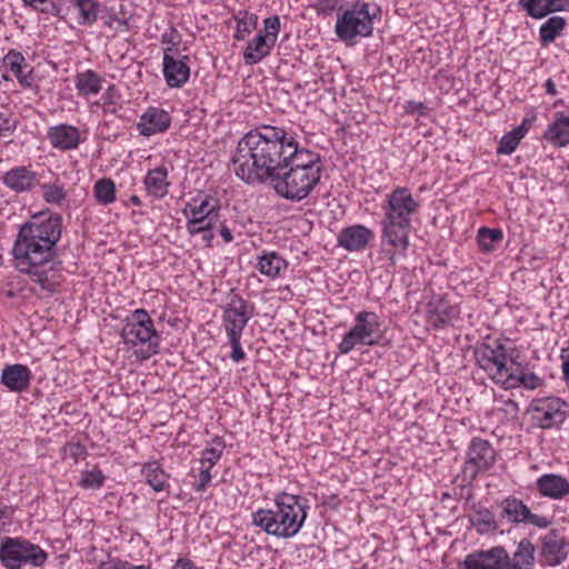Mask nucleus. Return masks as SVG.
Returning <instances> with one entry per match:
<instances>
[{"label":"nucleus","instance_id":"e433bc0d","mask_svg":"<svg viewBox=\"0 0 569 569\" xmlns=\"http://www.w3.org/2000/svg\"><path fill=\"white\" fill-rule=\"evenodd\" d=\"M80 12L79 24L91 26L98 18L99 3L96 0H71Z\"/></svg>","mask_w":569,"mask_h":569},{"label":"nucleus","instance_id":"37998d69","mask_svg":"<svg viewBox=\"0 0 569 569\" xmlns=\"http://www.w3.org/2000/svg\"><path fill=\"white\" fill-rule=\"evenodd\" d=\"M106 477L99 468L86 470L81 472L79 486L84 489H99L104 481Z\"/></svg>","mask_w":569,"mask_h":569},{"label":"nucleus","instance_id":"c9c22d12","mask_svg":"<svg viewBox=\"0 0 569 569\" xmlns=\"http://www.w3.org/2000/svg\"><path fill=\"white\" fill-rule=\"evenodd\" d=\"M142 475L147 483L157 492L162 491L166 486L167 476L158 462H149L143 466Z\"/></svg>","mask_w":569,"mask_h":569},{"label":"nucleus","instance_id":"4be33fe9","mask_svg":"<svg viewBox=\"0 0 569 569\" xmlns=\"http://www.w3.org/2000/svg\"><path fill=\"white\" fill-rule=\"evenodd\" d=\"M30 369L20 363L6 366L1 373V383L10 391L21 392L28 389L31 381Z\"/></svg>","mask_w":569,"mask_h":569},{"label":"nucleus","instance_id":"473e14b6","mask_svg":"<svg viewBox=\"0 0 569 569\" xmlns=\"http://www.w3.org/2000/svg\"><path fill=\"white\" fill-rule=\"evenodd\" d=\"M101 77L92 71L86 70L76 76L74 84L81 94H97L101 90Z\"/></svg>","mask_w":569,"mask_h":569},{"label":"nucleus","instance_id":"8fccbe9b","mask_svg":"<svg viewBox=\"0 0 569 569\" xmlns=\"http://www.w3.org/2000/svg\"><path fill=\"white\" fill-rule=\"evenodd\" d=\"M229 338V342L231 345V348H232V351L230 353V358L234 361V362H239L241 360L244 359L246 355L241 348V343H240V339H241V336H228Z\"/></svg>","mask_w":569,"mask_h":569},{"label":"nucleus","instance_id":"7c9ffc66","mask_svg":"<svg viewBox=\"0 0 569 569\" xmlns=\"http://www.w3.org/2000/svg\"><path fill=\"white\" fill-rule=\"evenodd\" d=\"M539 491L550 498H560L569 491V482L557 475H545L537 481Z\"/></svg>","mask_w":569,"mask_h":569},{"label":"nucleus","instance_id":"a878e982","mask_svg":"<svg viewBox=\"0 0 569 569\" xmlns=\"http://www.w3.org/2000/svg\"><path fill=\"white\" fill-rule=\"evenodd\" d=\"M49 139L54 148L74 149L79 144V131L76 127L61 124L50 129Z\"/></svg>","mask_w":569,"mask_h":569},{"label":"nucleus","instance_id":"4d7b16f0","mask_svg":"<svg viewBox=\"0 0 569 569\" xmlns=\"http://www.w3.org/2000/svg\"><path fill=\"white\" fill-rule=\"evenodd\" d=\"M179 34L178 32L174 30V29H171L169 32H164L161 37V41L163 43H169L171 44L173 48L174 46H177L179 43Z\"/></svg>","mask_w":569,"mask_h":569},{"label":"nucleus","instance_id":"423d86ee","mask_svg":"<svg viewBox=\"0 0 569 569\" xmlns=\"http://www.w3.org/2000/svg\"><path fill=\"white\" fill-rule=\"evenodd\" d=\"M478 366L487 372L496 383L505 386L508 377L517 363L513 357V350H508L503 345L495 342L493 345L483 343L475 351Z\"/></svg>","mask_w":569,"mask_h":569},{"label":"nucleus","instance_id":"a18cd8bd","mask_svg":"<svg viewBox=\"0 0 569 569\" xmlns=\"http://www.w3.org/2000/svg\"><path fill=\"white\" fill-rule=\"evenodd\" d=\"M43 198L47 202L60 203L64 198L66 193L63 188L57 184H44L43 186Z\"/></svg>","mask_w":569,"mask_h":569},{"label":"nucleus","instance_id":"a211bd4d","mask_svg":"<svg viewBox=\"0 0 569 569\" xmlns=\"http://www.w3.org/2000/svg\"><path fill=\"white\" fill-rule=\"evenodd\" d=\"M23 224L31 229L32 232L42 236L46 240H53L54 244H57L61 238L62 217L58 213L34 214Z\"/></svg>","mask_w":569,"mask_h":569},{"label":"nucleus","instance_id":"9d476101","mask_svg":"<svg viewBox=\"0 0 569 569\" xmlns=\"http://www.w3.org/2000/svg\"><path fill=\"white\" fill-rule=\"evenodd\" d=\"M120 336L126 345L132 347L147 345L143 358H149L158 352V335L152 319L143 309H137L132 312L130 320L123 326Z\"/></svg>","mask_w":569,"mask_h":569},{"label":"nucleus","instance_id":"774afa93","mask_svg":"<svg viewBox=\"0 0 569 569\" xmlns=\"http://www.w3.org/2000/svg\"><path fill=\"white\" fill-rule=\"evenodd\" d=\"M355 569H368V568L363 566V567L355 568Z\"/></svg>","mask_w":569,"mask_h":569},{"label":"nucleus","instance_id":"412c9836","mask_svg":"<svg viewBox=\"0 0 569 569\" xmlns=\"http://www.w3.org/2000/svg\"><path fill=\"white\" fill-rule=\"evenodd\" d=\"M2 183L14 192H26L39 183L38 176L29 167L11 168L2 177Z\"/></svg>","mask_w":569,"mask_h":569},{"label":"nucleus","instance_id":"de8ad7c7","mask_svg":"<svg viewBox=\"0 0 569 569\" xmlns=\"http://www.w3.org/2000/svg\"><path fill=\"white\" fill-rule=\"evenodd\" d=\"M212 226H206V224H200L197 223L194 220L192 222V226L190 227V229H188V232L191 234V236H196V234H201V239L202 241L209 246L210 242L212 241L214 234L211 230Z\"/></svg>","mask_w":569,"mask_h":569},{"label":"nucleus","instance_id":"0e129e2a","mask_svg":"<svg viewBox=\"0 0 569 569\" xmlns=\"http://www.w3.org/2000/svg\"><path fill=\"white\" fill-rule=\"evenodd\" d=\"M10 129V123H9V119L0 113V134L3 132V131H7Z\"/></svg>","mask_w":569,"mask_h":569},{"label":"nucleus","instance_id":"2eb2a0df","mask_svg":"<svg viewBox=\"0 0 569 569\" xmlns=\"http://www.w3.org/2000/svg\"><path fill=\"white\" fill-rule=\"evenodd\" d=\"M188 56H180L174 48L163 50V76L171 88L182 87L190 77Z\"/></svg>","mask_w":569,"mask_h":569},{"label":"nucleus","instance_id":"aec40b11","mask_svg":"<svg viewBox=\"0 0 569 569\" xmlns=\"http://www.w3.org/2000/svg\"><path fill=\"white\" fill-rule=\"evenodd\" d=\"M375 233L371 229L355 224L343 228L338 236V243L348 251H360L372 240Z\"/></svg>","mask_w":569,"mask_h":569},{"label":"nucleus","instance_id":"338daca9","mask_svg":"<svg viewBox=\"0 0 569 569\" xmlns=\"http://www.w3.org/2000/svg\"><path fill=\"white\" fill-rule=\"evenodd\" d=\"M73 448L76 449L74 455H77L78 452H79V453H82V452H83V450H84V449H83L81 446H79V445L74 446Z\"/></svg>","mask_w":569,"mask_h":569},{"label":"nucleus","instance_id":"39448f33","mask_svg":"<svg viewBox=\"0 0 569 569\" xmlns=\"http://www.w3.org/2000/svg\"><path fill=\"white\" fill-rule=\"evenodd\" d=\"M48 557L44 549L23 537H4L0 541V561L7 569L42 567Z\"/></svg>","mask_w":569,"mask_h":569},{"label":"nucleus","instance_id":"603ef678","mask_svg":"<svg viewBox=\"0 0 569 569\" xmlns=\"http://www.w3.org/2000/svg\"><path fill=\"white\" fill-rule=\"evenodd\" d=\"M210 469L208 467L201 466L200 473H199V483L196 485L194 489L197 491H203L208 483L211 481V473Z\"/></svg>","mask_w":569,"mask_h":569},{"label":"nucleus","instance_id":"5fc2aeb1","mask_svg":"<svg viewBox=\"0 0 569 569\" xmlns=\"http://www.w3.org/2000/svg\"><path fill=\"white\" fill-rule=\"evenodd\" d=\"M100 569H148L144 566H133L128 561L116 560L111 561L107 567Z\"/></svg>","mask_w":569,"mask_h":569},{"label":"nucleus","instance_id":"c03bdc74","mask_svg":"<svg viewBox=\"0 0 569 569\" xmlns=\"http://www.w3.org/2000/svg\"><path fill=\"white\" fill-rule=\"evenodd\" d=\"M522 138L523 137L516 129L506 133L499 142V147L497 150L498 153H501V154L512 153L516 150V148L518 147V144Z\"/></svg>","mask_w":569,"mask_h":569},{"label":"nucleus","instance_id":"bf43d9fd","mask_svg":"<svg viewBox=\"0 0 569 569\" xmlns=\"http://www.w3.org/2000/svg\"><path fill=\"white\" fill-rule=\"evenodd\" d=\"M566 352H567V349H562V353H561V360H562L561 369H562L563 379L566 381H569V355H566Z\"/></svg>","mask_w":569,"mask_h":569},{"label":"nucleus","instance_id":"052dcab7","mask_svg":"<svg viewBox=\"0 0 569 569\" xmlns=\"http://www.w3.org/2000/svg\"><path fill=\"white\" fill-rule=\"evenodd\" d=\"M220 236L224 242H231L233 240L231 230L224 223L220 227Z\"/></svg>","mask_w":569,"mask_h":569},{"label":"nucleus","instance_id":"72a5a7b5","mask_svg":"<svg viewBox=\"0 0 569 569\" xmlns=\"http://www.w3.org/2000/svg\"><path fill=\"white\" fill-rule=\"evenodd\" d=\"M234 20L237 26L233 38L239 41L244 40L258 24V16L246 10H239L234 14Z\"/></svg>","mask_w":569,"mask_h":569},{"label":"nucleus","instance_id":"f704fd0d","mask_svg":"<svg viewBox=\"0 0 569 569\" xmlns=\"http://www.w3.org/2000/svg\"><path fill=\"white\" fill-rule=\"evenodd\" d=\"M539 385V378L533 373H526L519 362L516 363L512 375L508 377L503 388L513 389L523 386L527 389H535Z\"/></svg>","mask_w":569,"mask_h":569},{"label":"nucleus","instance_id":"f8f14e48","mask_svg":"<svg viewBox=\"0 0 569 569\" xmlns=\"http://www.w3.org/2000/svg\"><path fill=\"white\" fill-rule=\"evenodd\" d=\"M567 403L559 398H542L533 401L531 410L535 421L541 428H551L566 420Z\"/></svg>","mask_w":569,"mask_h":569},{"label":"nucleus","instance_id":"09e8293b","mask_svg":"<svg viewBox=\"0 0 569 569\" xmlns=\"http://www.w3.org/2000/svg\"><path fill=\"white\" fill-rule=\"evenodd\" d=\"M221 453L222 448H206L201 455V466L212 468L219 461Z\"/></svg>","mask_w":569,"mask_h":569},{"label":"nucleus","instance_id":"dca6fc26","mask_svg":"<svg viewBox=\"0 0 569 569\" xmlns=\"http://www.w3.org/2000/svg\"><path fill=\"white\" fill-rule=\"evenodd\" d=\"M219 204L214 199L208 197L194 198L187 203L183 213L188 219L187 230L192 226L193 220L200 224L213 226L218 220Z\"/></svg>","mask_w":569,"mask_h":569},{"label":"nucleus","instance_id":"cd10ccee","mask_svg":"<svg viewBox=\"0 0 569 569\" xmlns=\"http://www.w3.org/2000/svg\"><path fill=\"white\" fill-rule=\"evenodd\" d=\"M543 137L555 147H565L569 143V116L560 112L548 127Z\"/></svg>","mask_w":569,"mask_h":569},{"label":"nucleus","instance_id":"7ed1b4c3","mask_svg":"<svg viewBox=\"0 0 569 569\" xmlns=\"http://www.w3.org/2000/svg\"><path fill=\"white\" fill-rule=\"evenodd\" d=\"M56 246L53 240H46L21 224L12 247L14 267L20 272L30 274L43 289H50L48 271L42 268L53 260Z\"/></svg>","mask_w":569,"mask_h":569},{"label":"nucleus","instance_id":"bb28decb","mask_svg":"<svg viewBox=\"0 0 569 569\" xmlns=\"http://www.w3.org/2000/svg\"><path fill=\"white\" fill-rule=\"evenodd\" d=\"M3 66L6 69L13 72L19 83L23 87H31L32 78L30 77L31 70L24 72V69L28 68L26 62V58L23 54L17 50H10L2 59Z\"/></svg>","mask_w":569,"mask_h":569},{"label":"nucleus","instance_id":"c85d7f7f","mask_svg":"<svg viewBox=\"0 0 569 569\" xmlns=\"http://www.w3.org/2000/svg\"><path fill=\"white\" fill-rule=\"evenodd\" d=\"M273 43L269 41L262 33L257 34L250 42H248L243 51V60L246 64H256L267 57Z\"/></svg>","mask_w":569,"mask_h":569},{"label":"nucleus","instance_id":"680f3d73","mask_svg":"<svg viewBox=\"0 0 569 569\" xmlns=\"http://www.w3.org/2000/svg\"><path fill=\"white\" fill-rule=\"evenodd\" d=\"M505 410L508 413L516 415L519 411L518 403L511 399L505 401Z\"/></svg>","mask_w":569,"mask_h":569},{"label":"nucleus","instance_id":"1a4fd4ad","mask_svg":"<svg viewBox=\"0 0 569 569\" xmlns=\"http://www.w3.org/2000/svg\"><path fill=\"white\" fill-rule=\"evenodd\" d=\"M382 338L381 323L375 312L361 311L355 318L353 327L343 336L338 349L347 355L357 346H375Z\"/></svg>","mask_w":569,"mask_h":569},{"label":"nucleus","instance_id":"2f4dec72","mask_svg":"<svg viewBox=\"0 0 569 569\" xmlns=\"http://www.w3.org/2000/svg\"><path fill=\"white\" fill-rule=\"evenodd\" d=\"M257 267L262 274L271 279H274L278 276H280V272L282 270L287 269L288 262L279 254L272 251L262 254L259 258Z\"/></svg>","mask_w":569,"mask_h":569},{"label":"nucleus","instance_id":"a19ab883","mask_svg":"<svg viewBox=\"0 0 569 569\" xmlns=\"http://www.w3.org/2000/svg\"><path fill=\"white\" fill-rule=\"evenodd\" d=\"M477 240L479 247L485 252H490L495 249V243L502 240V231L499 229L480 228L478 231Z\"/></svg>","mask_w":569,"mask_h":569},{"label":"nucleus","instance_id":"4468645a","mask_svg":"<svg viewBox=\"0 0 569 569\" xmlns=\"http://www.w3.org/2000/svg\"><path fill=\"white\" fill-rule=\"evenodd\" d=\"M465 569H519L513 566L508 552L502 547L470 553L465 559Z\"/></svg>","mask_w":569,"mask_h":569},{"label":"nucleus","instance_id":"13d9d810","mask_svg":"<svg viewBox=\"0 0 569 569\" xmlns=\"http://www.w3.org/2000/svg\"><path fill=\"white\" fill-rule=\"evenodd\" d=\"M536 120V116L526 117L521 124L515 128L522 137H525L526 132L530 129L531 124Z\"/></svg>","mask_w":569,"mask_h":569},{"label":"nucleus","instance_id":"ea45409f","mask_svg":"<svg viewBox=\"0 0 569 569\" xmlns=\"http://www.w3.org/2000/svg\"><path fill=\"white\" fill-rule=\"evenodd\" d=\"M23 4L43 14L59 17L62 4L58 0H22Z\"/></svg>","mask_w":569,"mask_h":569},{"label":"nucleus","instance_id":"20e7f679","mask_svg":"<svg viewBox=\"0 0 569 569\" xmlns=\"http://www.w3.org/2000/svg\"><path fill=\"white\" fill-rule=\"evenodd\" d=\"M307 518L306 507L300 497L282 493L269 509H259L252 513V523L266 533L289 539L301 529Z\"/></svg>","mask_w":569,"mask_h":569},{"label":"nucleus","instance_id":"ddd939ff","mask_svg":"<svg viewBox=\"0 0 569 569\" xmlns=\"http://www.w3.org/2000/svg\"><path fill=\"white\" fill-rule=\"evenodd\" d=\"M496 461V451L489 441L473 438L469 446L468 459L465 465V473L476 478L480 471L489 469Z\"/></svg>","mask_w":569,"mask_h":569},{"label":"nucleus","instance_id":"4c0bfd02","mask_svg":"<svg viewBox=\"0 0 569 569\" xmlns=\"http://www.w3.org/2000/svg\"><path fill=\"white\" fill-rule=\"evenodd\" d=\"M533 545L529 540L522 539L513 555V560H511L512 565L518 566L519 569H528L533 563Z\"/></svg>","mask_w":569,"mask_h":569},{"label":"nucleus","instance_id":"9b49d317","mask_svg":"<svg viewBox=\"0 0 569 569\" xmlns=\"http://www.w3.org/2000/svg\"><path fill=\"white\" fill-rule=\"evenodd\" d=\"M254 307L238 295L230 297L223 310V327L228 336H242L249 320L253 317Z\"/></svg>","mask_w":569,"mask_h":569},{"label":"nucleus","instance_id":"864d4df0","mask_svg":"<svg viewBox=\"0 0 569 569\" xmlns=\"http://www.w3.org/2000/svg\"><path fill=\"white\" fill-rule=\"evenodd\" d=\"M340 0H316L315 7L319 12H332L339 4Z\"/></svg>","mask_w":569,"mask_h":569},{"label":"nucleus","instance_id":"3c124183","mask_svg":"<svg viewBox=\"0 0 569 569\" xmlns=\"http://www.w3.org/2000/svg\"><path fill=\"white\" fill-rule=\"evenodd\" d=\"M566 76L565 73H560L556 76L555 78H550L546 81V91L547 93L555 96L557 93V86L566 88Z\"/></svg>","mask_w":569,"mask_h":569},{"label":"nucleus","instance_id":"0eeeda50","mask_svg":"<svg viewBox=\"0 0 569 569\" xmlns=\"http://www.w3.org/2000/svg\"><path fill=\"white\" fill-rule=\"evenodd\" d=\"M377 8L368 2H357L351 9L338 17L336 33L343 41L355 37H369L373 31V20L377 17Z\"/></svg>","mask_w":569,"mask_h":569},{"label":"nucleus","instance_id":"6ab92c4d","mask_svg":"<svg viewBox=\"0 0 569 569\" xmlns=\"http://www.w3.org/2000/svg\"><path fill=\"white\" fill-rule=\"evenodd\" d=\"M170 123L171 117L167 111L150 107L141 116L137 129L141 136L150 137L167 131Z\"/></svg>","mask_w":569,"mask_h":569},{"label":"nucleus","instance_id":"69168bd1","mask_svg":"<svg viewBox=\"0 0 569 569\" xmlns=\"http://www.w3.org/2000/svg\"><path fill=\"white\" fill-rule=\"evenodd\" d=\"M130 202L133 203L134 206H140L141 204V200H140V198L138 196H131Z\"/></svg>","mask_w":569,"mask_h":569},{"label":"nucleus","instance_id":"393cba45","mask_svg":"<svg viewBox=\"0 0 569 569\" xmlns=\"http://www.w3.org/2000/svg\"><path fill=\"white\" fill-rule=\"evenodd\" d=\"M567 556L565 538L560 537L556 530H551L545 536L542 541L543 560L555 566L560 563Z\"/></svg>","mask_w":569,"mask_h":569},{"label":"nucleus","instance_id":"c756f323","mask_svg":"<svg viewBox=\"0 0 569 569\" xmlns=\"http://www.w3.org/2000/svg\"><path fill=\"white\" fill-rule=\"evenodd\" d=\"M166 167H157L149 170L144 178V186L149 194L156 198H163L168 193L169 182Z\"/></svg>","mask_w":569,"mask_h":569},{"label":"nucleus","instance_id":"79ce46f5","mask_svg":"<svg viewBox=\"0 0 569 569\" xmlns=\"http://www.w3.org/2000/svg\"><path fill=\"white\" fill-rule=\"evenodd\" d=\"M94 194L102 204H109L116 199V186L110 179H100L94 184Z\"/></svg>","mask_w":569,"mask_h":569},{"label":"nucleus","instance_id":"6e6552de","mask_svg":"<svg viewBox=\"0 0 569 569\" xmlns=\"http://www.w3.org/2000/svg\"><path fill=\"white\" fill-rule=\"evenodd\" d=\"M287 169V171L279 170L278 177H269L268 181L273 182L277 193L288 200L300 201L307 198L318 184L320 174L301 168Z\"/></svg>","mask_w":569,"mask_h":569},{"label":"nucleus","instance_id":"f3484780","mask_svg":"<svg viewBox=\"0 0 569 569\" xmlns=\"http://www.w3.org/2000/svg\"><path fill=\"white\" fill-rule=\"evenodd\" d=\"M501 517L513 523H530L538 528H547L550 523L546 517L532 513L521 500L516 498H507L501 502Z\"/></svg>","mask_w":569,"mask_h":569},{"label":"nucleus","instance_id":"6e6d98bb","mask_svg":"<svg viewBox=\"0 0 569 569\" xmlns=\"http://www.w3.org/2000/svg\"><path fill=\"white\" fill-rule=\"evenodd\" d=\"M107 24L116 31H127L129 29L128 21L124 19L112 18Z\"/></svg>","mask_w":569,"mask_h":569},{"label":"nucleus","instance_id":"b1692460","mask_svg":"<svg viewBox=\"0 0 569 569\" xmlns=\"http://www.w3.org/2000/svg\"><path fill=\"white\" fill-rule=\"evenodd\" d=\"M518 4L529 17L542 19L552 12L562 10L567 0H518Z\"/></svg>","mask_w":569,"mask_h":569},{"label":"nucleus","instance_id":"49530a36","mask_svg":"<svg viewBox=\"0 0 569 569\" xmlns=\"http://www.w3.org/2000/svg\"><path fill=\"white\" fill-rule=\"evenodd\" d=\"M263 24H264V31H266V33L263 36L274 44L277 41V36L280 30L279 17L278 16L269 17V18L264 19Z\"/></svg>","mask_w":569,"mask_h":569},{"label":"nucleus","instance_id":"f257e3e1","mask_svg":"<svg viewBox=\"0 0 569 569\" xmlns=\"http://www.w3.org/2000/svg\"><path fill=\"white\" fill-rule=\"evenodd\" d=\"M234 173L247 183H263L287 168L307 169L321 174L320 156L299 149L284 129L262 126L250 130L238 142L232 157Z\"/></svg>","mask_w":569,"mask_h":569},{"label":"nucleus","instance_id":"5701e85b","mask_svg":"<svg viewBox=\"0 0 569 569\" xmlns=\"http://www.w3.org/2000/svg\"><path fill=\"white\" fill-rule=\"evenodd\" d=\"M428 319L435 327H442L459 316V310L456 306L450 305L441 297L432 298L428 303Z\"/></svg>","mask_w":569,"mask_h":569},{"label":"nucleus","instance_id":"e2e57ef3","mask_svg":"<svg viewBox=\"0 0 569 569\" xmlns=\"http://www.w3.org/2000/svg\"><path fill=\"white\" fill-rule=\"evenodd\" d=\"M172 569H196L190 560L179 559Z\"/></svg>","mask_w":569,"mask_h":569},{"label":"nucleus","instance_id":"58836bf2","mask_svg":"<svg viewBox=\"0 0 569 569\" xmlns=\"http://www.w3.org/2000/svg\"><path fill=\"white\" fill-rule=\"evenodd\" d=\"M566 26V19L562 17H551L540 27V39L542 43L551 42L556 39L560 30Z\"/></svg>","mask_w":569,"mask_h":569},{"label":"nucleus","instance_id":"f03ea898","mask_svg":"<svg viewBox=\"0 0 569 569\" xmlns=\"http://www.w3.org/2000/svg\"><path fill=\"white\" fill-rule=\"evenodd\" d=\"M419 202L407 188L398 187L389 196L383 208L382 250L388 254L391 266L398 257H403L409 247L411 217L417 212Z\"/></svg>","mask_w":569,"mask_h":569}]
</instances>
